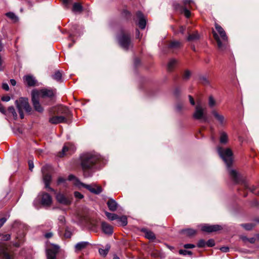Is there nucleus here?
<instances>
[{
	"label": "nucleus",
	"instance_id": "1",
	"mask_svg": "<svg viewBox=\"0 0 259 259\" xmlns=\"http://www.w3.org/2000/svg\"><path fill=\"white\" fill-rule=\"evenodd\" d=\"M101 160L100 156L92 153H84L80 155L79 163L85 178L92 176Z\"/></svg>",
	"mask_w": 259,
	"mask_h": 259
},
{
	"label": "nucleus",
	"instance_id": "2",
	"mask_svg": "<svg viewBox=\"0 0 259 259\" xmlns=\"http://www.w3.org/2000/svg\"><path fill=\"white\" fill-rule=\"evenodd\" d=\"M55 115L49 118V121L52 124H57L61 123H69L72 116L69 108L65 106L60 105L53 109Z\"/></svg>",
	"mask_w": 259,
	"mask_h": 259
},
{
	"label": "nucleus",
	"instance_id": "3",
	"mask_svg": "<svg viewBox=\"0 0 259 259\" xmlns=\"http://www.w3.org/2000/svg\"><path fill=\"white\" fill-rule=\"evenodd\" d=\"M38 97L41 98L45 105H53L56 101L57 90L52 88H42L37 90Z\"/></svg>",
	"mask_w": 259,
	"mask_h": 259
},
{
	"label": "nucleus",
	"instance_id": "4",
	"mask_svg": "<svg viewBox=\"0 0 259 259\" xmlns=\"http://www.w3.org/2000/svg\"><path fill=\"white\" fill-rule=\"evenodd\" d=\"M215 28L217 30L220 36L221 37L223 41V42L219 36L218 34L215 32L213 30H212V34L214 39L217 41L218 48L220 50H224L226 48V42L228 40V37L226 35V33L224 30V29L221 26L219 25L217 23H215Z\"/></svg>",
	"mask_w": 259,
	"mask_h": 259
},
{
	"label": "nucleus",
	"instance_id": "5",
	"mask_svg": "<svg viewBox=\"0 0 259 259\" xmlns=\"http://www.w3.org/2000/svg\"><path fill=\"white\" fill-rule=\"evenodd\" d=\"M131 34L129 32H125L121 29L120 34L117 36L119 45L125 51H128L132 43Z\"/></svg>",
	"mask_w": 259,
	"mask_h": 259
},
{
	"label": "nucleus",
	"instance_id": "6",
	"mask_svg": "<svg viewBox=\"0 0 259 259\" xmlns=\"http://www.w3.org/2000/svg\"><path fill=\"white\" fill-rule=\"evenodd\" d=\"M218 153L221 158L226 163L227 167H231L233 163V153L232 150L229 148L225 149L222 147H218L217 148Z\"/></svg>",
	"mask_w": 259,
	"mask_h": 259
},
{
	"label": "nucleus",
	"instance_id": "7",
	"mask_svg": "<svg viewBox=\"0 0 259 259\" xmlns=\"http://www.w3.org/2000/svg\"><path fill=\"white\" fill-rule=\"evenodd\" d=\"M229 175L232 180L236 183H241L242 185L243 188L244 190H249V191L256 194L255 192L256 187L252 186L251 187H249L248 185L246 183V182L244 180L242 177H241L235 170L234 169H229Z\"/></svg>",
	"mask_w": 259,
	"mask_h": 259
},
{
	"label": "nucleus",
	"instance_id": "8",
	"mask_svg": "<svg viewBox=\"0 0 259 259\" xmlns=\"http://www.w3.org/2000/svg\"><path fill=\"white\" fill-rule=\"evenodd\" d=\"M15 104L18 110L23 111L24 110L28 114H31L33 112L32 108L29 104V100L27 98L20 97L15 101Z\"/></svg>",
	"mask_w": 259,
	"mask_h": 259
},
{
	"label": "nucleus",
	"instance_id": "9",
	"mask_svg": "<svg viewBox=\"0 0 259 259\" xmlns=\"http://www.w3.org/2000/svg\"><path fill=\"white\" fill-rule=\"evenodd\" d=\"M51 167L49 165L44 166L42 168L43 180L45 184V188L49 191L54 192L55 190L50 186L52 182V175L51 172Z\"/></svg>",
	"mask_w": 259,
	"mask_h": 259
},
{
	"label": "nucleus",
	"instance_id": "10",
	"mask_svg": "<svg viewBox=\"0 0 259 259\" xmlns=\"http://www.w3.org/2000/svg\"><path fill=\"white\" fill-rule=\"evenodd\" d=\"M193 117L195 119L201 120L204 122H208V118L205 113V108L202 106L200 103H198L195 106Z\"/></svg>",
	"mask_w": 259,
	"mask_h": 259
},
{
	"label": "nucleus",
	"instance_id": "11",
	"mask_svg": "<svg viewBox=\"0 0 259 259\" xmlns=\"http://www.w3.org/2000/svg\"><path fill=\"white\" fill-rule=\"evenodd\" d=\"M31 103L34 110L39 113H42L44 111V108L41 105L39 98L38 97L37 89H34L31 91Z\"/></svg>",
	"mask_w": 259,
	"mask_h": 259
},
{
	"label": "nucleus",
	"instance_id": "12",
	"mask_svg": "<svg viewBox=\"0 0 259 259\" xmlns=\"http://www.w3.org/2000/svg\"><path fill=\"white\" fill-rule=\"evenodd\" d=\"M74 146L70 143H66L64 144L61 151L58 153V156L63 157L67 155H71L74 152Z\"/></svg>",
	"mask_w": 259,
	"mask_h": 259
},
{
	"label": "nucleus",
	"instance_id": "13",
	"mask_svg": "<svg viewBox=\"0 0 259 259\" xmlns=\"http://www.w3.org/2000/svg\"><path fill=\"white\" fill-rule=\"evenodd\" d=\"M58 245H53L46 250L47 259H57L56 256L59 251Z\"/></svg>",
	"mask_w": 259,
	"mask_h": 259
},
{
	"label": "nucleus",
	"instance_id": "14",
	"mask_svg": "<svg viewBox=\"0 0 259 259\" xmlns=\"http://www.w3.org/2000/svg\"><path fill=\"white\" fill-rule=\"evenodd\" d=\"M223 229L221 226L219 225H212L204 224L201 227V231L207 233H212Z\"/></svg>",
	"mask_w": 259,
	"mask_h": 259
},
{
	"label": "nucleus",
	"instance_id": "15",
	"mask_svg": "<svg viewBox=\"0 0 259 259\" xmlns=\"http://www.w3.org/2000/svg\"><path fill=\"white\" fill-rule=\"evenodd\" d=\"M56 198L59 203L63 205H69L71 203L72 198L63 193H58L56 195Z\"/></svg>",
	"mask_w": 259,
	"mask_h": 259
},
{
	"label": "nucleus",
	"instance_id": "16",
	"mask_svg": "<svg viewBox=\"0 0 259 259\" xmlns=\"http://www.w3.org/2000/svg\"><path fill=\"white\" fill-rule=\"evenodd\" d=\"M80 185L83 188L87 189L90 192L96 195H99L103 191V189L100 186L95 185V187H93L91 185L85 184L83 183H80Z\"/></svg>",
	"mask_w": 259,
	"mask_h": 259
},
{
	"label": "nucleus",
	"instance_id": "17",
	"mask_svg": "<svg viewBox=\"0 0 259 259\" xmlns=\"http://www.w3.org/2000/svg\"><path fill=\"white\" fill-rule=\"evenodd\" d=\"M40 196V202L44 206H50L52 203V198L51 196L46 192H42Z\"/></svg>",
	"mask_w": 259,
	"mask_h": 259
},
{
	"label": "nucleus",
	"instance_id": "18",
	"mask_svg": "<svg viewBox=\"0 0 259 259\" xmlns=\"http://www.w3.org/2000/svg\"><path fill=\"white\" fill-rule=\"evenodd\" d=\"M136 17L138 19V25L141 29L145 28L146 26V20L143 14L140 11H138L136 13Z\"/></svg>",
	"mask_w": 259,
	"mask_h": 259
},
{
	"label": "nucleus",
	"instance_id": "19",
	"mask_svg": "<svg viewBox=\"0 0 259 259\" xmlns=\"http://www.w3.org/2000/svg\"><path fill=\"white\" fill-rule=\"evenodd\" d=\"M174 7L175 10L184 14L186 17L189 18L190 17L191 12L186 7L183 6L178 3H176L174 4Z\"/></svg>",
	"mask_w": 259,
	"mask_h": 259
},
{
	"label": "nucleus",
	"instance_id": "20",
	"mask_svg": "<svg viewBox=\"0 0 259 259\" xmlns=\"http://www.w3.org/2000/svg\"><path fill=\"white\" fill-rule=\"evenodd\" d=\"M24 81L28 87H35L36 85V80L33 76L31 75H27L24 76Z\"/></svg>",
	"mask_w": 259,
	"mask_h": 259
},
{
	"label": "nucleus",
	"instance_id": "21",
	"mask_svg": "<svg viewBox=\"0 0 259 259\" xmlns=\"http://www.w3.org/2000/svg\"><path fill=\"white\" fill-rule=\"evenodd\" d=\"M25 236V233L23 231L17 233L16 238L18 241L14 242L13 245L16 247H19L21 244L24 242Z\"/></svg>",
	"mask_w": 259,
	"mask_h": 259
},
{
	"label": "nucleus",
	"instance_id": "22",
	"mask_svg": "<svg viewBox=\"0 0 259 259\" xmlns=\"http://www.w3.org/2000/svg\"><path fill=\"white\" fill-rule=\"evenodd\" d=\"M101 228L103 232L108 235H112L113 233V227L112 226L105 222L101 223Z\"/></svg>",
	"mask_w": 259,
	"mask_h": 259
},
{
	"label": "nucleus",
	"instance_id": "23",
	"mask_svg": "<svg viewBox=\"0 0 259 259\" xmlns=\"http://www.w3.org/2000/svg\"><path fill=\"white\" fill-rule=\"evenodd\" d=\"M141 232L144 233L145 238L153 242L156 240L155 235L152 231L148 230L146 228H142Z\"/></svg>",
	"mask_w": 259,
	"mask_h": 259
},
{
	"label": "nucleus",
	"instance_id": "24",
	"mask_svg": "<svg viewBox=\"0 0 259 259\" xmlns=\"http://www.w3.org/2000/svg\"><path fill=\"white\" fill-rule=\"evenodd\" d=\"M107 205L109 209L111 211H115L118 207V203L113 198H109L107 202Z\"/></svg>",
	"mask_w": 259,
	"mask_h": 259
},
{
	"label": "nucleus",
	"instance_id": "25",
	"mask_svg": "<svg viewBox=\"0 0 259 259\" xmlns=\"http://www.w3.org/2000/svg\"><path fill=\"white\" fill-rule=\"evenodd\" d=\"M180 232L182 234H186V235L189 237H192L197 233L196 230L191 228L182 229L181 230Z\"/></svg>",
	"mask_w": 259,
	"mask_h": 259
},
{
	"label": "nucleus",
	"instance_id": "26",
	"mask_svg": "<svg viewBox=\"0 0 259 259\" xmlns=\"http://www.w3.org/2000/svg\"><path fill=\"white\" fill-rule=\"evenodd\" d=\"M182 44L179 41H171L169 42L168 46V48L169 50H177L181 48Z\"/></svg>",
	"mask_w": 259,
	"mask_h": 259
},
{
	"label": "nucleus",
	"instance_id": "27",
	"mask_svg": "<svg viewBox=\"0 0 259 259\" xmlns=\"http://www.w3.org/2000/svg\"><path fill=\"white\" fill-rule=\"evenodd\" d=\"M212 115L214 116L215 119L218 120L220 124L223 125L224 123L225 118L223 115L220 114L215 110H213L211 112Z\"/></svg>",
	"mask_w": 259,
	"mask_h": 259
},
{
	"label": "nucleus",
	"instance_id": "28",
	"mask_svg": "<svg viewBox=\"0 0 259 259\" xmlns=\"http://www.w3.org/2000/svg\"><path fill=\"white\" fill-rule=\"evenodd\" d=\"M199 82L204 86L209 85L210 81L208 78L204 75H200L198 78Z\"/></svg>",
	"mask_w": 259,
	"mask_h": 259
},
{
	"label": "nucleus",
	"instance_id": "29",
	"mask_svg": "<svg viewBox=\"0 0 259 259\" xmlns=\"http://www.w3.org/2000/svg\"><path fill=\"white\" fill-rule=\"evenodd\" d=\"M177 63V60H176L175 59H171L167 64V71L168 72H172L174 70Z\"/></svg>",
	"mask_w": 259,
	"mask_h": 259
},
{
	"label": "nucleus",
	"instance_id": "30",
	"mask_svg": "<svg viewBox=\"0 0 259 259\" xmlns=\"http://www.w3.org/2000/svg\"><path fill=\"white\" fill-rule=\"evenodd\" d=\"M72 11L81 13L83 11V7L80 3H75L73 5Z\"/></svg>",
	"mask_w": 259,
	"mask_h": 259
},
{
	"label": "nucleus",
	"instance_id": "31",
	"mask_svg": "<svg viewBox=\"0 0 259 259\" xmlns=\"http://www.w3.org/2000/svg\"><path fill=\"white\" fill-rule=\"evenodd\" d=\"M89 244V243L88 242H79L75 245V249L76 250L80 251L85 248Z\"/></svg>",
	"mask_w": 259,
	"mask_h": 259
},
{
	"label": "nucleus",
	"instance_id": "32",
	"mask_svg": "<svg viewBox=\"0 0 259 259\" xmlns=\"http://www.w3.org/2000/svg\"><path fill=\"white\" fill-rule=\"evenodd\" d=\"M192 75L191 72L188 70L186 69L182 72V77L184 80H188Z\"/></svg>",
	"mask_w": 259,
	"mask_h": 259
},
{
	"label": "nucleus",
	"instance_id": "33",
	"mask_svg": "<svg viewBox=\"0 0 259 259\" xmlns=\"http://www.w3.org/2000/svg\"><path fill=\"white\" fill-rule=\"evenodd\" d=\"M7 114H11L14 118V119H17L18 115L17 112H16L15 109L14 108V106H9L8 108V110L7 111Z\"/></svg>",
	"mask_w": 259,
	"mask_h": 259
},
{
	"label": "nucleus",
	"instance_id": "34",
	"mask_svg": "<svg viewBox=\"0 0 259 259\" xmlns=\"http://www.w3.org/2000/svg\"><path fill=\"white\" fill-rule=\"evenodd\" d=\"M52 77L58 82H61L62 74L59 70H58L52 75Z\"/></svg>",
	"mask_w": 259,
	"mask_h": 259
},
{
	"label": "nucleus",
	"instance_id": "35",
	"mask_svg": "<svg viewBox=\"0 0 259 259\" xmlns=\"http://www.w3.org/2000/svg\"><path fill=\"white\" fill-rule=\"evenodd\" d=\"M110 248V245L109 244H107L105 246V249L100 248L99 249V252L101 255L105 257L108 254Z\"/></svg>",
	"mask_w": 259,
	"mask_h": 259
},
{
	"label": "nucleus",
	"instance_id": "36",
	"mask_svg": "<svg viewBox=\"0 0 259 259\" xmlns=\"http://www.w3.org/2000/svg\"><path fill=\"white\" fill-rule=\"evenodd\" d=\"M228 141V137L227 134L224 132H222L221 133V136L220 139V142L222 144H226Z\"/></svg>",
	"mask_w": 259,
	"mask_h": 259
},
{
	"label": "nucleus",
	"instance_id": "37",
	"mask_svg": "<svg viewBox=\"0 0 259 259\" xmlns=\"http://www.w3.org/2000/svg\"><path fill=\"white\" fill-rule=\"evenodd\" d=\"M241 226L244 228L246 230L250 231L255 226V224L253 223L242 224Z\"/></svg>",
	"mask_w": 259,
	"mask_h": 259
},
{
	"label": "nucleus",
	"instance_id": "38",
	"mask_svg": "<svg viewBox=\"0 0 259 259\" xmlns=\"http://www.w3.org/2000/svg\"><path fill=\"white\" fill-rule=\"evenodd\" d=\"M199 38V35L197 32L189 34L188 36L187 40L188 41H193L197 40Z\"/></svg>",
	"mask_w": 259,
	"mask_h": 259
},
{
	"label": "nucleus",
	"instance_id": "39",
	"mask_svg": "<svg viewBox=\"0 0 259 259\" xmlns=\"http://www.w3.org/2000/svg\"><path fill=\"white\" fill-rule=\"evenodd\" d=\"M106 216L111 221L117 220L118 218V215L115 213H112L107 211L105 212Z\"/></svg>",
	"mask_w": 259,
	"mask_h": 259
},
{
	"label": "nucleus",
	"instance_id": "40",
	"mask_svg": "<svg viewBox=\"0 0 259 259\" xmlns=\"http://www.w3.org/2000/svg\"><path fill=\"white\" fill-rule=\"evenodd\" d=\"M118 222H121V225L122 226H125L127 224V219L126 216L123 215L122 217H119L117 219Z\"/></svg>",
	"mask_w": 259,
	"mask_h": 259
},
{
	"label": "nucleus",
	"instance_id": "41",
	"mask_svg": "<svg viewBox=\"0 0 259 259\" xmlns=\"http://www.w3.org/2000/svg\"><path fill=\"white\" fill-rule=\"evenodd\" d=\"M122 15L128 20L131 18L132 14L131 12L127 10H123L122 12Z\"/></svg>",
	"mask_w": 259,
	"mask_h": 259
},
{
	"label": "nucleus",
	"instance_id": "42",
	"mask_svg": "<svg viewBox=\"0 0 259 259\" xmlns=\"http://www.w3.org/2000/svg\"><path fill=\"white\" fill-rule=\"evenodd\" d=\"M6 15L7 17L9 18L12 20L16 21L17 20L18 18L16 15L13 13V12H8L6 14Z\"/></svg>",
	"mask_w": 259,
	"mask_h": 259
},
{
	"label": "nucleus",
	"instance_id": "43",
	"mask_svg": "<svg viewBox=\"0 0 259 259\" xmlns=\"http://www.w3.org/2000/svg\"><path fill=\"white\" fill-rule=\"evenodd\" d=\"M72 234L70 231L69 230V228L67 227L65 228L64 236L65 238H70Z\"/></svg>",
	"mask_w": 259,
	"mask_h": 259
},
{
	"label": "nucleus",
	"instance_id": "44",
	"mask_svg": "<svg viewBox=\"0 0 259 259\" xmlns=\"http://www.w3.org/2000/svg\"><path fill=\"white\" fill-rule=\"evenodd\" d=\"M179 253L180 254L183 255H191L193 253L191 251H189L185 249H180L179 251Z\"/></svg>",
	"mask_w": 259,
	"mask_h": 259
},
{
	"label": "nucleus",
	"instance_id": "45",
	"mask_svg": "<svg viewBox=\"0 0 259 259\" xmlns=\"http://www.w3.org/2000/svg\"><path fill=\"white\" fill-rule=\"evenodd\" d=\"M152 257L154 258H157L161 256V253L157 250H154L151 253Z\"/></svg>",
	"mask_w": 259,
	"mask_h": 259
},
{
	"label": "nucleus",
	"instance_id": "46",
	"mask_svg": "<svg viewBox=\"0 0 259 259\" xmlns=\"http://www.w3.org/2000/svg\"><path fill=\"white\" fill-rule=\"evenodd\" d=\"M3 257L5 259H14L13 255L7 251L3 252Z\"/></svg>",
	"mask_w": 259,
	"mask_h": 259
},
{
	"label": "nucleus",
	"instance_id": "47",
	"mask_svg": "<svg viewBox=\"0 0 259 259\" xmlns=\"http://www.w3.org/2000/svg\"><path fill=\"white\" fill-rule=\"evenodd\" d=\"M181 89L180 87H176L174 91V95L176 98H179L181 95Z\"/></svg>",
	"mask_w": 259,
	"mask_h": 259
},
{
	"label": "nucleus",
	"instance_id": "48",
	"mask_svg": "<svg viewBox=\"0 0 259 259\" xmlns=\"http://www.w3.org/2000/svg\"><path fill=\"white\" fill-rule=\"evenodd\" d=\"M197 246L199 248H204L206 246V241L204 239H200L197 243Z\"/></svg>",
	"mask_w": 259,
	"mask_h": 259
},
{
	"label": "nucleus",
	"instance_id": "49",
	"mask_svg": "<svg viewBox=\"0 0 259 259\" xmlns=\"http://www.w3.org/2000/svg\"><path fill=\"white\" fill-rule=\"evenodd\" d=\"M215 245L214 240L212 239H209L206 242V246L208 247H213Z\"/></svg>",
	"mask_w": 259,
	"mask_h": 259
},
{
	"label": "nucleus",
	"instance_id": "50",
	"mask_svg": "<svg viewBox=\"0 0 259 259\" xmlns=\"http://www.w3.org/2000/svg\"><path fill=\"white\" fill-rule=\"evenodd\" d=\"M183 4L185 6L188 5L189 7L191 8L192 5L194 4V2L192 0H183Z\"/></svg>",
	"mask_w": 259,
	"mask_h": 259
},
{
	"label": "nucleus",
	"instance_id": "51",
	"mask_svg": "<svg viewBox=\"0 0 259 259\" xmlns=\"http://www.w3.org/2000/svg\"><path fill=\"white\" fill-rule=\"evenodd\" d=\"M209 105L210 107H213L215 104V101L212 96L209 97Z\"/></svg>",
	"mask_w": 259,
	"mask_h": 259
},
{
	"label": "nucleus",
	"instance_id": "52",
	"mask_svg": "<svg viewBox=\"0 0 259 259\" xmlns=\"http://www.w3.org/2000/svg\"><path fill=\"white\" fill-rule=\"evenodd\" d=\"M0 112L4 115H7V110H6L4 106L1 103H0Z\"/></svg>",
	"mask_w": 259,
	"mask_h": 259
},
{
	"label": "nucleus",
	"instance_id": "53",
	"mask_svg": "<svg viewBox=\"0 0 259 259\" xmlns=\"http://www.w3.org/2000/svg\"><path fill=\"white\" fill-rule=\"evenodd\" d=\"M74 195L75 198L81 199L83 198V195L80 192L78 191H75L74 193Z\"/></svg>",
	"mask_w": 259,
	"mask_h": 259
},
{
	"label": "nucleus",
	"instance_id": "54",
	"mask_svg": "<svg viewBox=\"0 0 259 259\" xmlns=\"http://www.w3.org/2000/svg\"><path fill=\"white\" fill-rule=\"evenodd\" d=\"M11 239V235L10 234H5L2 235L1 240L2 241H8Z\"/></svg>",
	"mask_w": 259,
	"mask_h": 259
},
{
	"label": "nucleus",
	"instance_id": "55",
	"mask_svg": "<svg viewBox=\"0 0 259 259\" xmlns=\"http://www.w3.org/2000/svg\"><path fill=\"white\" fill-rule=\"evenodd\" d=\"M183 246L185 249L193 248L195 247V245L193 244H185Z\"/></svg>",
	"mask_w": 259,
	"mask_h": 259
},
{
	"label": "nucleus",
	"instance_id": "56",
	"mask_svg": "<svg viewBox=\"0 0 259 259\" xmlns=\"http://www.w3.org/2000/svg\"><path fill=\"white\" fill-rule=\"evenodd\" d=\"M66 181V180L62 177H59L57 180V185H59L62 183H64Z\"/></svg>",
	"mask_w": 259,
	"mask_h": 259
},
{
	"label": "nucleus",
	"instance_id": "57",
	"mask_svg": "<svg viewBox=\"0 0 259 259\" xmlns=\"http://www.w3.org/2000/svg\"><path fill=\"white\" fill-rule=\"evenodd\" d=\"M11 98L9 96H4L2 97L1 100L4 102H8L10 100Z\"/></svg>",
	"mask_w": 259,
	"mask_h": 259
},
{
	"label": "nucleus",
	"instance_id": "58",
	"mask_svg": "<svg viewBox=\"0 0 259 259\" xmlns=\"http://www.w3.org/2000/svg\"><path fill=\"white\" fill-rule=\"evenodd\" d=\"M183 109V105L181 103H178L176 106L177 111L181 112Z\"/></svg>",
	"mask_w": 259,
	"mask_h": 259
},
{
	"label": "nucleus",
	"instance_id": "59",
	"mask_svg": "<svg viewBox=\"0 0 259 259\" xmlns=\"http://www.w3.org/2000/svg\"><path fill=\"white\" fill-rule=\"evenodd\" d=\"M188 97H189V101H190V104L194 106L195 105V102L194 101V98H193V97L191 95H189L188 96Z\"/></svg>",
	"mask_w": 259,
	"mask_h": 259
},
{
	"label": "nucleus",
	"instance_id": "60",
	"mask_svg": "<svg viewBox=\"0 0 259 259\" xmlns=\"http://www.w3.org/2000/svg\"><path fill=\"white\" fill-rule=\"evenodd\" d=\"M220 250L223 252H228L229 251V248L227 246H223L221 247Z\"/></svg>",
	"mask_w": 259,
	"mask_h": 259
},
{
	"label": "nucleus",
	"instance_id": "61",
	"mask_svg": "<svg viewBox=\"0 0 259 259\" xmlns=\"http://www.w3.org/2000/svg\"><path fill=\"white\" fill-rule=\"evenodd\" d=\"M140 63H141V61H140V59H139L138 58H135V61H134V64H135V67H137L139 65H140Z\"/></svg>",
	"mask_w": 259,
	"mask_h": 259
},
{
	"label": "nucleus",
	"instance_id": "62",
	"mask_svg": "<svg viewBox=\"0 0 259 259\" xmlns=\"http://www.w3.org/2000/svg\"><path fill=\"white\" fill-rule=\"evenodd\" d=\"M28 165H29V169L30 170L32 171V169L34 167L33 162L32 161L29 160L28 161Z\"/></svg>",
	"mask_w": 259,
	"mask_h": 259
},
{
	"label": "nucleus",
	"instance_id": "63",
	"mask_svg": "<svg viewBox=\"0 0 259 259\" xmlns=\"http://www.w3.org/2000/svg\"><path fill=\"white\" fill-rule=\"evenodd\" d=\"M2 88L3 90L8 91L9 90V87L7 83H3L2 84Z\"/></svg>",
	"mask_w": 259,
	"mask_h": 259
},
{
	"label": "nucleus",
	"instance_id": "64",
	"mask_svg": "<svg viewBox=\"0 0 259 259\" xmlns=\"http://www.w3.org/2000/svg\"><path fill=\"white\" fill-rule=\"evenodd\" d=\"M6 221L7 219L5 218L0 219V228L3 226Z\"/></svg>",
	"mask_w": 259,
	"mask_h": 259
}]
</instances>
